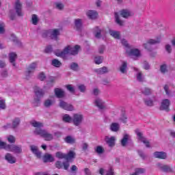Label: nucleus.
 Returning a JSON list of instances; mask_svg holds the SVG:
<instances>
[{
    "label": "nucleus",
    "instance_id": "obj_1",
    "mask_svg": "<svg viewBox=\"0 0 175 175\" xmlns=\"http://www.w3.org/2000/svg\"><path fill=\"white\" fill-rule=\"evenodd\" d=\"M30 124L32 126L36 128V129L33 131L34 135L41 136V137H43L46 142H51V140L54 139L53 134L49 133L45 129H41L44 126L42 122H38L36 120H32L30 122Z\"/></svg>",
    "mask_w": 175,
    "mask_h": 175
},
{
    "label": "nucleus",
    "instance_id": "obj_2",
    "mask_svg": "<svg viewBox=\"0 0 175 175\" xmlns=\"http://www.w3.org/2000/svg\"><path fill=\"white\" fill-rule=\"evenodd\" d=\"M79 50H80V46L79 45H75V46L68 45L62 51L56 53L55 55L63 58V59H68V55H77Z\"/></svg>",
    "mask_w": 175,
    "mask_h": 175
},
{
    "label": "nucleus",
    "instance_id": "obj_3",
    "mask_svg": "<svg viewBox=\"0 0 175 175\" xmlns=\"http://www.w3.org/2000/svg\"><path fill=\"white\" fill-rule=\"evenodd\" d=\"M114 14V18H115V23L118 24V25H120V27L124 26V21L121 20V17L123 18L128 19L130 17H132L133 16V12L132 11L127 10V9H123L119 11V12H115L113 13Z\"/></svg>",
    "mask_w": 175,
    "mask_h": 175
},
{
    "label": "nucleus",
    "instance_id": "obj_4",
    "mask_svg": "<svg viewBox=\"0 0 175 175\" xmlns=\"http://www.w3.org/2000/svg\"><path fill=\"white\" fill-rule=\"evenodd\" d=\"M36 68H38V64L36 62L31 63L28 66L25 72V77L27 80L31 77V75L35 72Z\"/></svg>",
    "mask_w": 175,
    "mask_h": 175
},
{
    "label": "nucleus",
    "instance_id": "obj_5",
    "mask_svg": "<svg viewBox=\"0 0 175 175\" xmlns=\"http://www.w3.org/2000/svg\"><path fill=\"white\" fill-rule=\"evenodd\" d=\"M84 121V116L81 113H74L72 116V124L75 126H80L81 124H83Z\"/></svg>",
    "mask_w": 175,
    "mask_h": 175
},
{
    "label": "nucleus",
    "instance_id": "obj_6",
    "mask_svg": "<svg viewBox=\"0 0 175 175\" xmlns=\"http://www.w3.org/2000/svg\"><path fill=\"white\" fill-rule=\"evenodd\" d=\"M135 133L137 136L138 140L144 143L146 147H147L148 148H150V147H151V146L150 145V142H148V140H147V139L144 137V136H143V133L142 132H140L139 130H136Z\"/></svg>",
    "mask_w": 175,
    "mask_h": 175
},
{
    "label": "nucleus",
    "instance_id": "obj_7",
    "mask_svg": "<svg viewBox=\"0 0 175 175\" xmlns=\"http://www.w3.org/2000/svg\"><path fill=\"white\" fill-rule=\"evenodd\" d=\"M14 9L17 16H18L19 17H21L23 16V4H21V1H20V0L16 1Z\"/></svg>",
    "mask_w": 175,
    "mask_h": 175
},
{
    "label": "nucleus",
    "instance_id": "obj_8",
    "mask_svg": "<svg viewBox=\"0 0 175 175\" xmlns=\"http://www.w3.org/2000/svg\"><path fill=\"white\" fill-rule=\"evenodd\" d=\"M157 167L161 172H164V173H173V168L168 165H163L161 163H157Z\"/></svg>",
    "mask_w": 175,
    "mask_h": 175
},
{
    "label": "nucleus",
    "instance_id": "obj_9",
    "mask_svg": "<svg viewBox=\"0 0 175 175\" xmlns=\"http://www.w3.org/2000/svg\"><path fill=\"white\" fill-rule=\"evenodd\" d=\"M8 151L14 152V154H21V152H23V148H21V146L10 144L8 146Z\"/></svg>",
    "mask_w": 175,
    "mask_h": 175
},
{
    "label": "nucleus",
    "instance_id": "obj_10",
    "mask_svg": "<svg viewBox=\"0 0 175 175\" xmlns=\"http://www.w3.org/2000/svg\"><path fill=\"white\" fill-rule=\"evenodd\" d=\"M59 107L64 110H67L68 111H73V110H75V107H73L72 105L68 104L66 102L62 100H60Z\"/></svg>",
    "mask_w": 175,
    "mask_h": 175
},
{
    "label": "nucleus",
    "instance_id": "obj_11",
    "mask_svg": "<svg viewBox=\"0 0 175 175\" xmlns=\"http://www.w3.org/2000/svg\"><path fill=\"white\" fill-rule=\"evenodd\" d=\"M55 166L57 169H62L64 168V170H69V167L70 164L68 161L61 162L59 161H56Z\"/></svg>",
    "mask_w": 175,
    "mask_h": 175
},
{
    "label": "nucleus",
    "instance_id": "obj_12",
    "mask_svg": "<svg viewBox=\"0 0 175 175\" xmlns=\"http://www.w3.org/2000/svg\"><path fill=\"white\" fill-rule=\"evenodd\" d=\"M126 53L130 57H135L136 58L140 57V51L138 49H127Z\"/></svg>",
    "mask_w": 175,
    "mask_h": 175
},
{
    "label": "nucleus",
    "instance_id": "obj_13",
    "mask_svg": "<svg viewBox=\"0 0 175 175\" xmlns=\"http://www.w3.org/2000/svg\"><path fill=\"white\" fill-rule=\"evenodd\" d=\"M169 106H170V100L164 99L161 101L160 106V110H165V111H170Z\"/></svg>",
    "mask_w": 175,
    "mask_h": 175
},
{
    "label": "nucleus",
    "instance_id": "obj_14",
    "mask_svg": "<svg viewBox=\"0 0 175 175\" xmlns=\"http://www.w3.org/2000/svg\"><path fill=\"white\" fill-rule=\"evenodd\" d=\"M74 28L76 31L81 32V29H83V20L81 18H77L74 20Z\"/></svg>",
    "mask_w": 175,
    "mask_h": 175
},
{
    "label": "nucleus",
    "instance_id": "obj_15",
    "mask_svg": "<svg viewBox=\"0 0 175 175\" xmlns=\"http://www.w3.org/2000/svg\"><path fill=\"white\" fill-rule=\"evenodd\" d=\"M128 62L122 61L121 65L119 66V72L122 75H126L128 73Z\"/></svg>",
    "mask_w": 175,
    "mask_h": 175
},
{
    "label": "nucleus",
    "instance_id": "obj_16",
    "mask_svg": "<svg viewBox=\"0 0 175 175\" xmlns=\"http://www.w3.org/2000/svg\"><path fill=\"white\" fill-rule=\"evenodd\" d=\"M59 36V29H55L49 30V38L53 40H57Z\"/></svg>",
    "mask_w": 175,
    "mask_h": 175
},
{
    "label": "nucleus",
    "instance_id": "obj_17",
    "mask_svg": "<svg viewBox=\"0 0 175 175\" xmlns=\"http://www.w3.org/2000/svg\"><path fill=\"white\" fill-rule=\"evenodd\" d=\"M5 159L7 161V162H8V163H10L11 165H13V163H16V157H14L13 154L10 153L5 154Z\"/></svg>",
    "mask_w": 175,
    "mask_h": 175
},
{
    "label": "nucleus",
    "instance_id": "obj_18",
    "mask_svg": "<svg viewBox=\"0 0 175 175\" xmlns=\"http://www.w3.org/2000/svg\"><path fill=\"white\" fill-rule=\"evenodd\" d=\"M86 16L90 20H96V18H98V12L95 10H89L86 12Z\"/></svg>",
    "mask_w": 175,
    "mask_h": 175
},
{
    "label": "nucleus",
    "instance_id": "obj_19",
    "mask_svg": "<svg viewBox=\"0 0 175 175\" xmlns=\"http://www.w3.org/2000/svg\"><path fill=\"white\" fill-rule=\"evenodd\" d=\"M131 140V135L129 134H124L123 137L120 141L121 146L122 147H126V145L128 144V142Z\"/></svg>",
    "mask_w": 175,
    "mask_h": 175
},
{
    "label": "nucleus",
    "instance_id": "obj_20",
    "mask_svg": "<svg viewBox=\"0 0 175 175\" xmlns=\"http://www.w3.org/2000/svg\"><path fill=\"white\" fill-rule=\"evenodd\" d=\"M30 150L33 152V154H35L37 158H40V157H42V152L39 151L38 146L35 145H31L30 146Z\"/></svg>",
    "mask_w": 175,
    "mask_h": 175
},
{
    "label": "nucleus",
    "instance_id": "obj_21",
    "mask_svg": "<svg viewBox=\"0 0 175 175\" xmlns=\"http://www.w3.org/2000/svg\"><path fill=\"white\" fill-rule=\"evenodd\" d=\"M154 156L159 159H166L167 158V154L165 152H154Z\"/></svg>",
    "mask_w": 175,
    "mask_h": 175
},
{
    "label": "nucleus",
    "instance_id": "obj_22",
    "mask_svg": "<svg viewBox=\"0 0 175 175\" xmlns=\"http://www.w3.org/2000/svg\"><path fill=\"white\" fill-rule=\"evenodd\" d=\"M55 95L57 98H61L65 96V92L61 88H55L54 90Z\"/></svg>",
    "mask_w": 175,
    "mask_h": 175
},
{
    "label": "nucleus",
    "instance_id": "obj_23",
    "mask_svg": "<svg viewBox=\"0 0 175 175\" xmlns=\"http://www.w3.org/2000/svg\"><path fill=\"white\" fill-rule=\"evenodd\" d=\"M10 62L12 64L13 66H16V59H17V54L14 52H11L9 54Z\"/></svg>",
    "mask_w": 175,
    "mask_h": 175
},
{
    "label": "nucleus",
    "instance_id": "obj_24",
    "mask_svg": "<svg viewBox=\"0 0 175 175\" xmlns=\"http://www.w3.org/2000/svg\"><path fill=\"white\" fill-rule=\"evenodd\" d=\"M94 103L96 105V106H97V107H98V109H100L101 110L105 109V102H103V100L99 98H97L95 101Z\"/></svg>",
    "mask_w": 175,
    "mask_h": 175
},
{
    "label": "nucleus",
    "instance_id": "obj_25",
    "mask_svg": "<svg viewBox=\"0 0 175 175\" xmlns=\"http://www.w3.org/2000/svg\"><path fill=\"white\" fill-rule=\"evenodd\" d=\"M105 142L109 147H113L115 144L116 137H105Z\"/></svg>",
    "mask_w": 175,
    "mask_h": 175
},
{
    "label": "nucleus",
    "instance_id": "obj_26",
    "mask_svg": "<svg viewBox=\"0 0 175 175\" xmlns=\"http://www.w3.org/2000/svg\"><path fill=\"white\" fill-rule=\"evenodd\" d=\"M34 92L38 98H42L44 95V91L40 88L36 87Z\"/></svg>",
    "mask_w": 175,
    "mask_h": 175
},
{
    "label": "nucleus",
    "instance_id": "obj_27",
    "mask_svg": "<svg viewBox=\"0 0 175 175\" xmlns=\"http://www.w3.org/2000/svg\"><path fill=\"white\" fill-rule=\"evenodd\" d=\"M76 157V152L70 150L68 152L67 154H66V159L67 162H69V161H72V159H75Z\"/></svg>",
    "mask_w": 175,
    "mask_h": 175
},
{
    "label": "nucleus",
    "instance_id": "obj_28",
    "mask_svg": "<svg viewBox=\"0 0 175 175\" xmlns=\"http://www.w3.org/2000/svg\"><path fill=\"white\" fill-rule=\"evenodd\" d=\"M64 142L67 143V144H75V143H76V139L70 135H68L64 138Z\"/></svg>",
    "mask_w": 175,
    "mask_h": 175
},
{
    "label": "nucleus",
    "instance_id": "obj_29",
    "mask_svg": "<svg viewBox=\"0 0 175 175\" xmlns=\"http://www.w3.org/2000/svg\"><path fill=\"white\" fill-rule=\"evenodd\" d=\"M95 72L98 73V75H105V73H107L109 72V70L107 69V67L104 66V67L96 69Z\"/></svg>",
    "mask_w": 175,
    "mask_h": 175
},
{
    "label": "nucleus",
    "instance_id": "obj_30",
    "mask_svg": "<svg viewBox=\"0 0 175 175\" xmlns=\"http://www.w3.org/2000/svg\"><path fill=\"white\" fill-rule=\"evenodd\" d=\"M70 69L74 72H79V70H80V66H79V64L76 62H72L70 64Z\"/></svg>",
    "mask_w": 175,
    "mask_h": 175
},
{
    "label": "nucleus",
    "instance_id": "obj_31",
    "mask_svg": "<svg viewBox=\"0 0 175 175\" xmlns=\"http://www.w3.org/2000/svg\"><path fill=\"white\" fill-rule=\"evenodd\" d=\"M43 161L46 163L47 162H54V157L50 154H46L44 156Z\"/></svg>",
    "mask_w": 175,
    "mask_h": 175
},
{
    "label": "nucleus",
    "instance_id": "obj_32",
    "mask_svg": "<svg viewBox=\"0 0 175 175\" xmlns=\"http://www.w3.org/2000/svg\"><path fill=\"white\" fill-rule=\"evenodd\" d=\"M109 34L111 35V36H112L115 39H120V38H121L120 31H114V30H109Z\"/></svg>",
    "mask_w": 175,
    "mask_h": 175
},
{
    "label": "nucleus",
    "instance_id": "obj_33",
    "mask_svg": "<svg viewBox=\"0 0 175 175\" xmlns=\"http://www.w3.org/2000/svg\"><path fill=\"white\" fill-rule=\"evenodd\" d=\"M110 129L112 132H118L120 131V124L118 123H112L110 126Z\"/></svg>",
    "mask_w": 175,
    "mask_h": 175
},
{
    "label": "nucleus",
    "instance_id": "obj_34",
    "mask_svg": "<svg viewBox=\"0 0 175 175\" xmlns=\"http://www.w3.org/2000/svg\"><path fill=\"white\" fill-rule=\"evenodd\" d=\"M54 103H55V101L54 100L48 98L44 100V107H51V106H53Z\"/></svg>",
    "mask_w": 175,
    "mask_h": 175
},
{
    "label": "nucleus",
    "instance_id": "obj_35",
    "mask_svg": "<svg viewBox=\"0 0 175 175\" xmlns=\"http://www.w3.org/2000/svg\"><path fill=\"white\" fill-rule=\"evenodd\" d=\"M62 120L64 122H67L68 124H70V122H72V118L70 117L68 114H65L62 117Z\"/></svg>",
    "mask_w": 175,
    "mask_h": 175
},
{
    "label": "nucleus",
    "instance_id": "obj_36",
    "mask_svg": "<svg viewBox=\"0 0 175 175\" xmlns=\"http://www.w3.org/2000/svg\"><path fill=\"white\" fill-rule=\"evenodd\" d=\"M94 36L95 38H96L97 39H100V38H101L102 35L101 33V31L99 29V27H96L94 29Z\"/></svg>",
    "mask_w": 175,
    "mask_h": 175
},
{
    "label": "nucleus",
    "instance_id": "obj_37",
    "mask_svg": "<svg viewBox=\"0 0 175 175\" xmlns=\"http://www.w3.org/2000/svg\"><path fill=\"white\" fill-rule=\"evenodd\" d=\"M18 125H20V119L18 118H16L12 120V128L13 129H16Z\"/></svg>",
    "mask_w": 175,
    "mask_h": 175
},
{
    "label": "nucleus",
    "instance_id": "obj_38",
    "mask_svg": "<svg viewBox=\"0 0 175 175\" xmlns=\"http://www.w3.org/2000/svg\"><path fill=\"white\" fill-rule=\"evenodd\" d=\"M51 65L53 66H55V68H59L60 66H62V63H61V62H59V60H58L57 59H54L52 60Z\"/></svg>",
    "mask_w": 175,
    "mask_h": 175
},
{
    "label": "nucleus",
    "instance_id": "obj_39",
    "mask_svg": "<svg viewBox=\"0 0 175 175\" xmlns=\"http://www.w3.org/2000/svg\"><path fill=\"white\" fill-rule=\"evenodd\" d=\"M147 42L149 43L150 46H152V44H158V43H161V39H149L147 40Z\"/></svg>",
    "mask_w": 175,
    "mask_h": 175
},
{
    "label": "nucleus",
    "instance_id": "obj_40",
    "mask_svg": "<svg viewBox=\"0 0 175 175\" xmlns=\"http://www.w3.org/2000/svg\"><path fill=\"white\" fill-rule=\"evenodd\" d=\"M31 23L33 25H38V23H39V18H38V15L36 14L32 15Z\"/></svg>",
    "mask_w": 175,
    "mask_h": 175
},
{
    "label": "nucleus",
    "instance_id": "obj_41",
    "mask_svg": "<svg viewBox=\"0 0 175 175\" xmlns=\"http://www.w3.org/2000/svg\"><path fill=\"white\" fill-rule=\"evenodd\" d=\"M94 62L96 65H100L102 62H103V57L102 56H96L94 57Z\"/></svg>",
    "mask_w": 175,
    "mask_h": 175
},
{
    "label": "nucleus",
    "instance_id": "obj_42",
    "mask_svg": "<svg viewBox=\"0 0 175 175\" xmlns=\"http://www.w3.org/2000/svg\"><path fill=\"white\" fill-rule=\"evenodd\" d=\"M9 18L13 21L16 19V10H10L8 14Z\"/></svg>",
    "mask_w": 175,
    "mask_h": 175
},
{
    "label": "nucleus",
    "instance_id": "obj_43",
    "mask_svg": "<svg viewBox=\"0 0 175 175\" xmlns=\"http://www.w3.org/2000/svg\"><path fill=\"white\" fill-rule=\"evenodd\" d=\"M9 145L10 144H8L4 142L0 141V148L1 150H6V151H8L9 148Z\"/></svg>",
    "mask_w": 175,
    "mask_h": 175
},
{
    "label": "nucleus",
    "instance_id": "obj_44",
    "mask_svg": "<svg viewBox=\"0 0 175 175\" xmlns=\"http://www.w3.org/2000/svg\"><path fill=\"white\" fill-rule=\"evenodd\" d=\"M137 80L141 83L144 81V76H143V73L142 72H138L137 74Z\"/></svg>",
    "mask_w": 175,
    "mask_h": 175
},
{
    "label": "nucleus",
    "instance_id": "obj_45",
    "mask_svg": "<svg viewBox=\"0 0 175 175\" xmlns=\"http://www.w3.org/2000/svg\"><path fill=\"white\" fill-rule=\"evenodd\" d=\"M7 140H8V143L13 144L16 143V137H14V135H8L7 137Z\"/></svg>",
    "mask_w": 175,
    "mask_h": 175
},
{
    "label": "nucleus",
    "instance_id": "obj_46",
    "mask_svg": "<svg viewBox=\"0 0 175 175\" xmlns=\"http://www.w3.org/2000/svg\"><path fill=\"white\" fill-rule=\"evenodd\" d=\"M142 92L144 94V95H151L152 91L148 88H145L142 90Z\"/></svg>",
    "mask_w": 175,
    "mask_h": 175
},
{
    "label": "nucleus",
    "instance_id": "obj_47",
    "mask_svg": "<svg viewBox=\"0 0 175 175\" xmlns=\"http://www.w3.org/2000/svg\"><path fill=\"white\" fill-rule=\"evenodd\" d=\"M56 158H58V159H66V154L62 153V152H56Z\"/></svg>",
    "mask_w": 175,
    "mask_h": 175
},
{
    "label": "nucleus",
    "instance_id": "obj_48",
    "mask_svg": "<svg viewBox=\"0 0 175 175\" xmlns=\"http://www.w3.org/2000/svg\"><path fill=\"white\" fill-rule=\"evenodd\" d=\"M77 88L80 92L84 93L87 90V87L85 85L81 84L77 85Z\"/></svg>",
    "mask_w": 175,
    "mask_h": 175
},
{
    "label": "nucleus",
    "instance_id": "obj_49",
    "mask_svg": "<svg viewBox=\"0 0 175 175\" xmlns=\"http://www.w3.org/2000/svg\"><path fill=\"white\" fill-rule=\"evenodd\" d=\"M135 173L136 175L143 174L144 173H146V169H144V168H136Z\"/></svg>",
    "mask_w": 175,
    "mask_h": 175
},
{
    "label": "nucleus",
    "instance_id": "obj_50",
    "mask_svg": "<svg viewBox=\"0 0 175 175\" xmlns=\"http://www.w3.org/2000/svg\"><path fill=\"white\" fill-rule=\"evenodd\" d=\"M94 150L97 154H103L105 152V149L100 146H97Z\"/></svg>",
    "mask_w": 175,
    "mask_h": 175
},
{
    "label": "nucleus",
    "instance_id": "obj_51",
    "mask_svg": "<svg viewBox=\"0 0 175 175\" xmlns=\"http://www.w3.org/2000/svg\"><path fill=\"white\" fill-rule=\"evenodd\" d=\"M55 6L56 9H58V10H64V4L60 2H56L55 3Z\"/></svg>",
    "mask_w": 175,
    "mask_h": 175
},
{
    "label": "nucleus",
    "instance_id": "obj_52",
    "mask_svg": "<svg viewBox=\"0 0 175 175\" xmlns=\"http://www.w3.org/2000/svg\"><path fill=\"white\" fill-rule=\"evenodd\" d=\"M144 47L146 49V50H148V51H152V47L151 46L150 44L148 43L147 41L146 43L144 44Z\"/></svg>",
    "mask_w": 175,
    "mask_h": 175
},
{
    "label": "nucleus",
    "instance_id": "obj_53",
    "mask_svg": "<svg viewBox=\"0 0 175 175\" xmlns=\"http://www.w3.org/2000/svg\"><path fill=\"white\" fill-rule=\"evenodd\" d=\"M77 170H78V168H77V166H76V165H73L70 167V172L72 174H74V175L77 174Z\"/></svg>",
    "mask_w": 175,
    "mask_h": 175
},
{
    "label": "nucleus",
    "instance_id": "obj_54",
    "mask_svg": "<svg viewBox=\"0 0 175 175\" xmlns=\"http://www.w3.org/2000/svg\"><path fill=\"white\" fill-rule=\"evenodd\" d=\"M144 103L146 106H154V102L150 99H144Z\"/></svg>",
    "mask_w": 175,
    "mask_h": 175
},
{
    "label": "nucleus",
    "instance_id": "obj_55",
    "mask_svg": "<svg viewBox=\"0 0 175 175\" xmlns=\"http://www.w3.org/2000/svg\"><path fill=\"white\" fill-rule=\"evenodd\" d=\"M160 71L161 73H166V72H167V67L166 66V64H163L160 66Z\"/></svg>",
    "mask_w": 175,
    "mask_h": 175
},
{
    "label": "nucleus",
    "instance_id": "obj_56",
    "mask_svg": "<svg viewBox=\"0 0 175 175\" xmlns=\"http://www.w3.org/2000/svg\"><path fill=\"white\" fill-rule=\"evenodd\" d=\"M66 88H67L68 91H69L72 94H75V88H73V85H66Z\"/></svg>",
    "mask_w": 175,
    "mask_h": 175
},
{
    "label": "nucleus",
    "instance_id": "obj_57",
    "mask_svg": "<svg viewBox=\"0 0 175 175\" xmlns=\"http://www.w3.org/2000/svg\"><path fill=\"white\" fill-rule=\"evenodd\" d=\"M38 79L39 80H40L41 81H43L44 80H46V75L44 74V72H40L38 75Z\"/></svg>",
    "mask_w": 175,
    "mask_h": 175
},
{
    "label": "nucleus",
    "instance_id": "obj_58",
    "mask_svg": "<svg viewBox=\"0 0 175 175\" xmlns=\"http://www.w3.org/2000/svg\"><path fill=\"white\" fill-rule=\"evenodd\" d=\"M0 33H5V23H0Z\"/></svg>",
    "mask_w": 175,
    "mask_h": 175
},
{
    "label": "nucleus",
    "instance_id": "obj_59",
    "mask_svg": "<svg viewBox=\"0 0 175 175\" xmlns=\"http://www.w3.org/2000/svg\"><path fill=\"white\" fill-rule=\"evenodd\" d=\"M44 51L48 54L50 53H53V47L51 45H49L45 48Z\"/></svg>",
    "mask_w": 175,
    "mask_h": 175
},
{
    "label": "nucleus",
    "instance_id": "obj_60",
    "mask_svg": "<svg viewBox=\"0 0 175 175\" xmlns=\"http://www.w3.org/2000/svg\"><path fill=\"white\" fill-rule=\"evenodd\" d=\"M42 38H48V36L50 37V30H46L44 31L42 33Z\"/></svg>",
    "mask_w": 175,
    "mask_h": 175
},
{
    "label": "nucleus",
    "instance_id": "obj_61",
    "mask_svg": "<svg viewBox=\"0 0 175 175\" xmlns=\"http://www.w3.org/2000/svg\"><path fill=\"white\" fill-rule=\"evenodd\" d=\"M100 94V91L98 88H94L92 91V94L94 95L95 96H98Z\"/></svg>",
    "mask_w": 175,
    "mask_h": 175
},
{
    "label": "nucleus",
    "instance_id": "obj_62",
    "mask_svg": "<svg viewBox=\"0 0 175 175\" xmlns=\"http://www.w3.org/2000/svg\"><path fill=\"white\" fill-rule=\"evenodd\" d=\"M165 51L170 54L172 53V45L171 44H166L165 45Z\"/></svg>",
    "mask_w": 175,
    "mask_h": 175
},
{
    "label": "nucleus",
    "instance_id": "obj_63",
    "mask_svg": "<svg viewBox=\"0 0 175 175\" xmlns=\"http://www.w3.org/2000/svg\"><path fill=\"white\" fill-rule=\"evenodd\" d=\"M106 48L105 47V45H101L99 46L98 48V53L99 54H103V53H105V49Z\"/></svg>",
    "mask_w": 175,
    "mask_h": 175
},
{
    "label": "nucleus",
    "instance_id": "obj_64",
    "mask_svg": "<svg viewBox=\"0 0 175 175\" xmlns=\"http://www.w3.org/2000/svg\"><path fill=\"white\" fill-rule=\"evenodd\" d=\"M1 76L3 77H8V70L7 69H4V70H2Z\"/></svg>",
    "mask_w": 175,
    "mask_h": 175
}]
</instances>
